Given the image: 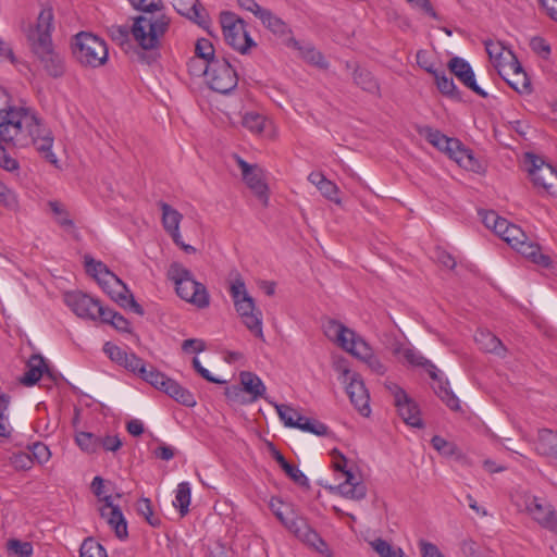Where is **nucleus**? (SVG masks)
<instances>
[{
    "mask_svg": "<svg viewBox=\"0 0 557 557\" xmlns=\"http://www.w3.org/2000/svg\"><path fill=\"white\" fill-rule=\"evenodd\" d=\"M243 180L252 193L262 201V203L267 206L269 201V188L264 181L263 170L257 165L245 174Z\"/></svg>",
    "mask_w": 557,
    "mask_h": 557,
    "instance_id": "24",
    "label": "nucleus"
},
{
    "mask_svg": "<svg viewBox=\"0 0 557 557\" xmlns=\"http://www.w3.org/2000/svg\"><path fill=\"white\" fill-rule=\"evenodd\" d=\"M345 481L336 487H330L332 491H336L342 496L360 500L367 495V486L361 481H356L354 473L350 470L344 472Z\"/></svg>",
    "mask_w": 557,
    "mask_h": 557,
    "instance_id": "22",
    "label": "nucleus"
},
{
    "mask_svg": "<svg viewBox=\"0 0 557 557\" xmlns=\"http://www.w3.org/2000/svg\"><path fill=\"white\" fill-rule=\"evenodd\" d=\"M474 341L479 348L485 352L494 354L499 357H504L506 354V347L502 341L488 330H478L474 335Z\"/></svg>",
    "mask_w": 557,
    "mask_h": 557,
    "instance_id": "25",
    "label": "nucleus"
},
{
    "mask_svg": "<svg viewBox=\"0 0 557 557\" xmlns=\"http://www.w3.org/2000/svg\"><path fill=\"white\" fill-rule=\"evenodd\" d=\"M48 206L55 216V222L64 230L74 228V221L71 219L66 208L57 200H50Z\"/></svg>",
    "mask_w": 557,
    "mask_h": 557,
    "instance_id": "40",
    "label": "nucleus"
},
{
    "mask_svg": "<svg viewBox=\"0 0 557 557\" xmlns=\"http://www.w3.org/2000/svg\"><path fill=\"white\" fill-rule=\"evenodd\" d=\"M485 50L490 59L494 62V66L498 74L504 77V64L502 62L505 47L500 41H484Z\"/></svg>",
    "mask_w": 557,
    "mask_h": 557,
    "instance_id": "39",
    "label": "nucleus"
},
{
    "mask_svg": "<svg viewBox=\"0 0 557 557\" xmlns=\"http://www.w3.org/2000/svg\"><path fill=\"white\" fill-rule=\"evenodd\" d=\"M346 393L350 403L363 417H368L371 412L370 409V395L369 392L358 373H352L349 377V383L346 386Z\"/></svg>",
    "mask_w": 557,
    "mask_h": 557,
    "instance_id": "13",
    "label": "nucleus"
},
{
    "mask_svg": "<svg viewBox=\"0 0 557 557\" xmlns=\"http://www.w3.org/2000/svg\"><path fill=\"white\" fill-rule=\"evenodd\" d=\"M33 458L27 453L14 454L12 457V465L16 470H28L33 467Z\"/></svg>",
    "mask_w": 557,
    "mask_h": 557,
    "instance_id": "60",
    "label": "nucleus"
},
{
    "mask_svg": "<svg viewBox=\"0 0 557 557\" xmlns=\"http://www.w3.org/2000/svg\"><path fill=\"white\" fill-rule=\"evenodd\" d=\"M288 424L290 425V428L299 429L301 431L309 432L318 436H324L327 435L329 433V428L324 423L314 419L304 417L301 414H297L296 420L288 419Z\"/></svg>",
    "mask_w": 557,
    "mask_h": 557,
    "instance_id": "31",
    "label": "nucleus"
},
{
    "mask_svg": "<svg viewBox=\"0 0 557 557\" xmlns=\"http://www.w3.org/2000/svg\"><path fill=\"white\" fill-rule=\"evenodd\" d=\"M168 278L175 285L176 294L183 300L199 309L210 305V296L206 286L194 278L193 273L182 263L173 262L168 270Z\"/></svg>",
    "mask_w": 557,
    "mask_h": 557,
    "instance_id": "4",
    "label": "nucleus"
},
{
    "mask_svg": "<svg viewBox=\"0 0 557 557\" xmlns=\"http://www.w3.org/2000/svg\"><path fill=\"white\" fill-rule=\"evenodd\" d=\"M122 441L117 435H107L100 437L99 448H103L107 451H116L121 448Z\"/></svg>",
    "mask_w": 557,
    "mask_h": 557,
    "instance_id": "63",
    "label": "nucleus"
},
{
    "mask_svg": "<svg viewBox=\"0 0 557 557\" xmlns=\"http://www.w3.org/2000/svg\"><path fill=\"white\" fill-rule=\"evenodd\" d=\"M270 508L275 517L288 529V523L293 521V517H297L292 512L288 505H285L280 499H271Z\"/></svg>",
    "mask_w": 557,
    "mask_h": 557,
    "instance_id": "45",
    "label": "nucleus"
},
{
    "mask_svg": "<svg viewBox=\"0 0 557 557\" xmlns=\"http://www.w3.org/2000/svg\"><path fill=\"white\" fill-rule=\"evenodd\" d=\"M259 20L274 35L282 37L290 33L288 25L281 17L274 15L268 9L261 12Z\"/></svg>",
    "mask_w": 557,
    "mask_h": 557,
    "instance_id": "35",
    "label": "nucleus"
},
{
    "mask_svg": "<svg viewBox=\"0 0 557 557\" xmlns=\"http://www.w3.org/2000/svg\"><path fill=\"white\" fill-rule=\"evenodd\" d=\"M109 34L113 41L123 46L129 44V35L132 34V27L125 25H113L109 28Z\"/></svg>",
    "mask_w": 557,
    "mask_h": 557,
    "instance_id": "57",
    "label": "nucleus"
},
{
    "mask_svg": "<svg viewBox=\"0 0 557 557\" xmlns=\"http://www.w3.org/2000/svg\"><path fill=\"white\" fill-rule=\"evenodd\" d=\"M72 52L79 64L91 69L106 64L109 55L104 40L87 32H81L74 36Z\"/></svg>",
    "mask_w": 557,
    "mask_h": 557,
    "instance_id": "6",
    "label": "nucleus"
},
{
    "mask_svg": "<svg viewBox=\"0 0 557 557\" xmlns=\"http://www.w3.org/2000/svg\"><path fill=\"white\" fill-rule=\"evenodd\" d=\"M532 51L544 60H548L552 54L550 45L541 36H534L530 40Z\"/></svg>",
    "mask_w": 557,
    "mask_h": 557,
    "instance_id": "53",
    "label": "nucleus"
},
{
    "mask_svg": "<svg viewBox=\"0 0 557 557\" xmlns=\"http://www.w3.org/2000/svg\"><path fill=\"white\" fill-rule=\"evenodd\" d=\"M502 239L533 263L542 268L550 267V257L542 253L540 245L530 242L520 226L511 223Z\"/></svg>",
    "mask_w": 557,
    "mask_h": 557,
    "instance_id": "9",
    "label": "nucleus"
},
{
    "mask_svg": "<svg viewBox=\"0 0 557 557\" xmlns=\"http://www.w3.org/2000/svg\"><path fill=\"white\" fill-rule=\"evenodd\" d=\"M53 18L52 9L44 8L37 17L35 27H29L26 36L32 52L47 75L60 78L65 74L66 67L64 57L57 51L52 44Z\"/></svg>",
    "mask_w": 557,
    "mask_h": 557,
    "instance_id": "2",
    "label": "nucleus"
},
{
    "mask_svg": "<svg viewBox=\"0 0 557 557\" xmlns=\"http://www.w3.org/2000/svg\"><path fill=\"white\" fill-rule=\"evenodd\" d=\"M403 357L408 364L411 367L423 368L430 377L436 381L437 387L435 388L436 395L446 404V406L454 410H460V403L458 397L449 387V382L440 376V371L436 366L429 359H426L421 352L414 348H406L403 350Z\"/></svg>",
    "mask_w": 557,
    "mask_h": 557,
    "instance_id": "7",
    "label": "nucleus"
},
{
    "mask_svg": "<svg viewBox=\"0 0 557 557\" xmlns=\"http://www.w3.org/2000/svg\"><path fill=\"white\" fill-rule=\"evenodd\" d=\"M203 75L208 87L222 95L231 94L238 85V74L224 55L206 64Z\"/></svg>",
    "mask_w": 557,
    "mask_h": 557,
    "instance_id": "8",
    "label": "nucleus"
},
{
    "mask_svg": "<svg viewBox=\"0 0 557 557\" xmlns=\"http://www.w3.org/2000/svg\"><path fill=\"white\" fill-rule=\"evenodd\" d=\"M352 79L354 83L362 90L370 94L380 95V85L369 70L356 65L354 67Z\"/></svg>",
    "mask_w": 557,
    "mask_h": 557,
    "instance_id": "28",
    "label": "nucleus"
},
{
    "mask_svg": "<svg viewBox=\"0 0 557 557\" xmlns=\"http://www.w3.org/2000/svg\"><path fill=\"white\" fill-rule=\"evenodd\" d=\"M123 368L137 374L143 380H145L149 372L146 368L145 361L134 352L129 354L127 361L123 364Z\"/></svg>",
    "mask_w": 557,
    "mask_h": 557,
    "instance_id": "50",
    "label": "nucleus"
},
{
    "mask_svg": "<svg viewBox=\"0 0 557 557\" xmlns=\"http://www.w3.org/2000/svg\"><path fill=\"white\" fill-rule=\"evenodd\" d=\"M288 530L298 539L313 546L320 553L327 549V545L319 533L313 530L302 517H293V521L288 523Z\"/></svg>",
    "mask_w": 557,
    "mask_h": 557,
    "instance_id": "17",
    "label": "nucleus"
},
{
    "mask_svg": "<svg viewBox=\"0 0 557 557\" xmlns=\"http://www.w3.org/2000/svg\"><path fill=\"white\" fill-rule=\"evenodd\" d=\"M503 78L519 94H530L532 91L528 75L513 76L512 79H508L504 74Z\"/></svg>",
    "mask_w": 557,
    "mask_h": 557,
    "instance_id": "58",
    "label": "nucleus"
},
{
    "mask_svg": "<svg viewBox=\"0 0 557 557\" xmlns=\"http://www.w3.org/2000/svg\"><path fill=\"white\" fill-rule=\"evenodd\" d=\"M103 351L111 361L117 363L121 367H123V364L127 361V358L129 356L128 352L123 350L117 345L112 344L111 342H107L103 345Z\"/></svg>",
    "mask_w": 557,
    "mask_h": 557,
    "instance_id": "51",
    "label": "nucleus"
},
{
    "mask_svg": "<svg viewBox=\"0 0 557 557\" xmlns=\"http://www.w3.org/2000/svg\"><path fill=\"white\" fill-rule=\"evenodd\" d=\"M525 510L543 528L557 533V512L546 500L536 496L525 497Z\"/></svg>",
    "mask_w": 557,
    "mask_h": 557,
    "instance_id": "12",
    "label": "nucleus"
},
{
    "mask_svg": "<svg viewBox=\"0 0 557 557\" xmlns=\"http://www.w3.org/2000/svg\"><path fill=\"white\" fill-rule=\"evenodd\" d=\"M448 69L467 88L472 90L474 94L482 98H486L488 95L483 90L475 79L474 72L468 61L460 57H454L448 62Z\"/></svg>",
    "mask_w": 557,
    "mask_h": 557,
    "instance_id": "14",
    "label": "nucleus"
},
{
    "mask_svg": "<svg viewBox=\"0 0 557 557\" xmlns=\"http://www.w3.org/2000/svg\"><path fill=\"white\" fill-rule=\"evenodd\" d=\"M44 374L50 380L57 381V376L49 369L46 359L39 354L32 355L26 363V371L21 377V383L25 386H33Z\"/></svg>",
    "mask_w": 557,
    "mask_h": 557,
    "instance_id": "18",
    "label": "nucleus"
},
{
    "mask_svg": "<svg viewBox=\"0 0 557 557\" xmlns=\"http://www.w3.org/2000/svg\"><path fill=\"white\" fill-rule=\"evenodd\" d=\"M7 549L9 554L16 557H32L34 553L33 544L30 542H23L17 539H10L7 542Z\"/></svg>",
    "mask_w": 557,
    "mask_h": 557,
    "instance_id": "46",
    "label": "nucleus"
},
{
    "mask_svg": "<svg viewBox=\"0 0 557 557\" xmlns=\"http://www.w3.org/2000/svg\"><path fill=\"white\" fill-rule=\"evenodd\" d=\"M460 549L466 557H491V552L471 539L461 542Z\"/></svg>",
    "mask_w": 557,
    "mask_h": 557,
    "instance_id": "49",
    "label": "nucleus"
},
{
    "mask_svg": "<svg viewBox=\"0 0 557 557\" xmlns=\"http://www.w3.org/2000/svg\"><path fill=\"white\" fill-rule=\"evenodd\" d=\"M32 458L33 461L36 460L38 463H44L49 460L50 458V450L47 445H45L41 442L35 443L32 448Z\"/></svg>",
    "mask_w": 557,
    "mask_h": 557,
    "instance_id": "59",
    "label": "nucleus"
},
{
    "mask_svg": "<svg viewBox=\"0 0 557 557\" xmlns=\"http://www.w3.org/2000/svg\"><path fill=\"white\" fill-rule=\"evenodd\" d=\"M79 557H108V555L106 548L100 543L92 537H87L81 545Z\"/></svg>",
    "mask_w": 557,
    "mask_h": 557,
    "instance_id": "43",
    "label": "nucleus"
},
{
    "mask_svg": "<svg viewBox=\"0 0 557 557\" xmlns=\"http://www.w3.org/2000/svg\"><path fill=\"white\" fill-rule=\"evenodd\" d=\"M220 23L223 36L227 45L240 53H246L249 48L256 46L245 28V22L232 12H222Z\"/></svg>",
    "mask_w": 557,
    "mask_h": 557,
    "instance_id": "10",
    "label": "nucleus"
},
{
    "mask_svg": "<svg viewBox=\"0 0 557 557\" xmlns=\"http://www.w3.org/2000/svg\"><path fill=\"white\" fill-rule=\"evenodd\" d=\"M230 294L243 323L256 337L263 339L262 313L256 308L255 300L247 293L245 282L239 274L231 283Z\"/></svg>",
    "mask_w": 557,
    "mask_h": 557,
    "instance_id": "5",
    "label": "nucleus"
},
{
    "mask_svg": "<svg viewBox=\"0 0 557 557\" xmlns=\"http://www.w3.org/2000/svg\"><path fill=\"white\" fill-rule=\"evenodd\" d=\"M144 381L149 383L154 388L168 394V386H170V384H168V381H173V379L169 377L154 367L150 366L148 375L145 377Z\"/></svg>",
    "mask_w": 557,
    "mask_h": 557,
    "instance_id": "44",
    "label": "nucleus"
},
{
    "mask_svg": "<svg viewBox=\"0 0 557 557\" xmlns=\"http://www.w3.org/2000/svg\"><path fill=\"white\" fill-rule=\"evenodd\" d=\"M274 407L276 409V412H277L280 419L283 421L285 426L290 428V425L288 424V419L296 420L297 414H299V413L295 409H293L292 407H289L287 405L274 404Z\"/></svg>",
    "mask_w": 557,
    "mask_h": 557,
    "instance_id": "62",
    "label": "nucleus"
},
{
    "mask_svg": "<svg viewBox=\"0 0 557 557\" xmlns=\"http://www.w3.org/2000/svg\"><path fill=\"white\" fill-rule=\"evenodd\" d=\"M433 76L441 94L455 100H461V92L450 76L446 75L444 71H437Z\"/></svg>",
    "mask_w": 557,
    "mask_h": 557,
    "instance_id": "34",
    "label": "nucleus"
},
{
    "mask_svg": "<svg viewBox=\"0 0 557 557\" xmlns=\"http://www.w3.org/2000/svg\"><path fill=\"white\" fill-rule=\"evenodd\" d=\"M243 125L253 133H261L264 128V117L257 112H247L243 116Z\"/></svg>",
    "mask_w": 557,
    "mask_h": 557,
    "instance_id": "52",
    "label": "nucleus"
},
{
    "mask_svg": "<svg viewBox=\"0 0 557 557\" xmlns=\"http://www.w3.org/2000/svg\"><path fill=\"white\" fill-rule=\"evenodd\" d=\"M318 189L322 194L323 197H325L330 201L335 202L336 205H341L342 200L338 197L339 188L337 187V185L335 183L325 178L322 181V183L318 187Z\"/></svg>",
    "mask_w": 557,
    "mask_h": 557,
    "instance_id": "54",
    "label": "nucleus"
},
{
    "mask_svg": "<svg viewBox=\"0 0 557 557\" xmlns=\"http://www.w3.org/2000/svg\"><path fill=\"white\" fill-rule=\"evenodd\" d=\"M221 55L215 54L212 42L207 38H199L195 45V57L197 60H202L205 65L219 59Z\"/></svg>",
    "mask_w": 557,
    "mask_h": 557,
    "instance_id": "37",
    "label": "nucleus"
},
{
    "mask_svg": "<svg viewBox=\"0 0 557 557\" xmlns=\"http://www.w3.org/2000/svg\"><path fill=\"white\" fill-rule=\"evenodd\" d=\"M64 301L77 317L95 320L96 307L99 300L75 290L65 293Z\"/></svg>",
    "mask_w": 557,
    "mask_h": 557,
    "instance_id": "16",
    "label": "nucleus"
},
{
    "mask_svg": "<svg viewBox=\"0 0 557 557\" xmlns=\"http://www.w3.org/2000/svg\"><path fill=\"white\" fill-rule=\"evenodd\" d=\"M239 377L244 392L250 395L249 401H256L257 399L264 397L267 388L262 380L257 374L249 371H243L240 372Z\"/></svg>",
    "mask_w": 557,
    "mask_h": 557,
    "instance_id": "26",
    "label": "nucleus"
},
{
    "mask_svg": "<svg viewBox=\"0 0 557 557\" xmlns=\"http://www.w3.org/2000/svg\"><path fill=\"white\" fill-rule=\"evenodd\" d=\"M431 444L435 450L444 456H454L458 450L454 443L446 441L440 435H434L431 440Z\"/></svg>",
    "mask_w": 557,
    "mask_h": 557,
    "instance_id": "55",
    "label": "nucleus"
},
{
    "mask_svg": "<svg viewBox=\"0 0 557 557\" xmlns=\"http://www.w3.org/2000/svg\"><path fill=\"white\" fill-rule=\"evenodd\" d=\"M75 441L79 448L88 454L96 453L99 449L100 436L91 432H77Z\"/></svg>",
    "mask_w": 557,
    "mask_h": 557,
    "instance_id": "41",
    "label": "nucleus"
},
{
    "mask_svg": "<svg viewBox=\"0 0 557 557\" xmlns=\"http://www.w3.org/2000/svg\"><path fill=\"white\" fill-rule=\"evenodd\" d=\"M413 8L420 10L423 14L429 15L434 20H440L438 14L434 10L429 0H407Z\"/></svg>",
    "mask_w": 557,
    "mask_h": 557,
    "instance_id": "61",
    "label": "nucleus"
},
{
    "mask_svg": "<svg viewBox=\"0 0 557 557\" xmlns=\"http://www.w3.org/2000/svg\"><path fill=\"white\" fill-rule=\"evenodd\" d=\"M282 470L296 484L309 487V480L304 472L296 466L287 462Z\"/></svg>",
    "mask_w": 557,
    "mask_h": 557,
    "instance_id": "56",
    "label": "nucleus"
},
{
    "mask_svg": "<svg viewBox=\"0 0 557 557\" xmlns=\"http://www.w3.org/2000/svg\"><path fill=\"white\" fill-rule=\"evenodd\" d=\"M190 485L188 482H182L177 485L175 502L173 505L178 508L181 517H185L189 511L190 505Z\"/></svg>",
    "mask_w": 557,
    "mask_h": 557,
    "instance_id": "38",
    "label": "nucleus"
},
{
    "mask_svg": "<svg viewBox=\"0 0 557 557\" xmlns=\"http://www.w3.org/2000/svg\"><path fill=\"white\" fill-rule=\"evenodd\" d=\"M143 14L134 17L132 35L138 46L144 49H154L160 46V38L170 26V18L162 13V0H128Z\"/></svg>",
    "mask_w": 557,
    "mask_h": 557,
    "instance_id": "3",
    "label": "nucleus"
},
{
    "mask_svg": "<svg viewBox=\"0 0 557 557\" xmlns=\"http://www.w3.org/2000/svg\"><path fill=\"white\" fill-rule=\"evenodd\" d=\"M85 268L86 272L94 276L100 284L107 285L113 281L120 285L122 289L127 292L126 285L114 273H112L103 262L96 261L90 256H85Z\"/></svg>",
    "mask_w": 557,
    "mask_h": 557,
    "instance_id": "20",
    "label": "nucleus"
},
{
    "mask_svg": "<svg viewBox=\"0 0 557 557\" xmlns=\"http://www.w3.org/2000/svg\"><path fill=\"white\" fill-rule=\"evenodd\" d=\"M103 506L100 508V516L104 518L108 524L114 530L115 536L125 540L128 536L127 522L120 507L113 505L112 496H103Z\"/></svg>",
    "mask_w": 557,
    "mask_h": 557,
    "instance_id": "15",
    "label": "nucleus"
},
{
    "mask_svg": "<svg viewBox=\"0 0 557 557\" xmlns=\"http://www.w3.org/2000/svg\"><path fill=\"white\" fill-rule=\"evenodd\" d=\"M324 334L332 341L336 342L342 348H346L347 338L355 336V332L346 327L343 323L336 320H329L324 325Z\"/></svg>",
    "mask_w": 557,
    "mask_h": 557,
    "instance_id": "29",
    "label": "nucleus"
},
{
    "mask_svg": "<svg viewBox=\"0 0 557 557\" xmlns=\"http://www.w3.org/2000/svg\"><path fill=\"white\" fill-rule=\"evenodd\" d=\"M168 384H170V386H168V396L186 407H194L196 405L197 401L194 394L183 387L178 382L173 380L168 381Z\"/></svg>",
    "mask_w": 557,
    "mask_h": 557,
    "instance_id": "33",
    "label": "nucleus"
},
{
    "mask_svg": "<svg viewBox=\"0 0 557 557\" xmlns=\"http://www.w3.org/2000/svg\"><path fill=\"white\" fill-rule=\"evenodd\" d=\"M447 156L468 171L479 172L481 170V163L474 157L473 151L466 148L461 141L459 147L457 149H453V151Z\"/></svg>",
    "mask_w": 557,
    "mask_h": 557,
    "instance_id": "27",
    "label": "nucleus"
},
{
    "mask_svg": "<svg viewBox=\"0 0 557 557\" xmlns=\"http://www.w3.org/2000/svg\"><path fill=\"white\" fill-rule=\"evenodd\" d=\"M370 545L380 557H405L404 550L400 547H394L381 537L373 540Z\"/></svg>",
    "mask_w": 557,
    "mask_h": 557,
    "instance_id": "42",
    "label": "nucleus"
},
{
    "mask_svg": "<svg viewBox=\"0 0 557 557\" xmlns=\"http://www.w3.org/2000/svg\"><path fill=\"white\" fill-rule=\"evenodd\" d=\"M420 135L424 136L425 139L440 151L446 154L450 153L453 149H457L460 145V140L455 137H448L441 131L424 126L419 131Z\"/></svg>",
    "mask_w": 557,
    "mask_h": 557,
    "instance_id": "21",
    "label": "nucleus"
},
{
    "mask_svg": "<svg viewBox=\"0 0 557 557\" xmlns=\"http://www.w3.org/2000/svg\"><path fill=\"white\" fill-rule=\"evenodd\" d=\"M178 14L186 16L200 26L208 23V13L198 0H171Z\"/></svg>",
    "mask_w": 557,
    "mask_h": 557,
    "instance_id": "19",
    "label": "nucleus"
},
{
    "mask_svg": "<svg viewBox=\"0 0 557 557\" xmlns=\"http://www.w3.org/2000/svg\"><path fill=\"white\" fill-rule=\"evenodd\" d=\"M524 164L536 188L550 191L557 185V171L552 164L545 162L542 157L533 152H525Z\"/></svg>",
    "mask_w": 557,
    "mask_h": 557,
    "instance_id": "11",
    "label": "nucleus"
},
{
    "mask_svg": "<svg viewBox=\"0 0 557 557\" xmlns=\"http://www.w3.org/2000/svg\"><path fill=\"white\" fill-rule=\"evenodd\" d=\"M298 49L300 50L304 60H306L308 63L321 69H326L329 66L322 52L317 50L313 46L308 45L304 47H298Z\"/></svg>",
    "mask_w": 557,
    "mask_h": 557,
    "instance_id": "47",
    "label": "nucleus"
},
{
    "mask_svg": "<svg viewBox=\"0 0 557 557\" xmlns=\"http://www.w3.org/2000/svg\"><path fill=\"white\" fill-rule=\"evenodd\" d=\"M3 144L15 148L33 145L48 162L58 163L57 156L51 150L52 132L42 125L28 109L12 106L9 94L0 87V168L11 173H17L20 163Z\"/></svg>",
    "mask_w": 557,
    "mask_h": 557,
    "instance_id": "1",
    "label": "nucleus"
},
{
    "mask_svg": "<svg viewBox=\"0 0 557 557\" xmlns=\"http://www.w3.org/2000/svg\"><path fill=\"white\" fill-rule=\"evenodd\" d=\"M536 449L543 456L557 459V432L549 429L540 430Z\"/></svg>",
    "mask_w": 557,
    "mask_h": 557,
    "instance_id": "30",
    "label": "nucleus"
},
{
    "mask_svg": "<svg viewBox=\"0 0 557 557\" xmlns=\"http://www.w3.org/2000/svg\"><path fill=\"white\" fill-rule=\"evenodd\" d=\"M347 352L351 354L352 356L359 358L360 360L364 361L369 357L373 355L372 348L370 345L360 336H358L355 333V336H349L347 338V345L346 348H343Z\"/></svg>",
    "mask_w": 557,
    "mask_h": 557,
    "instance_id": "32",
    "label": "nucleus"
},
{
    "mask_svg": "<svg viewBox=\"0 0 557 557\" xmlns=\"http://www.w3.org/2000/svg\"><path fill=\"white\" fill-rule=\"evenodd\" d=\"M159 206L162 211V225L164 230L168 233L177 231V228H180V223L183 219V215L166 202L161 201Z\"/></svg>",
    "mask_w": 557,
    "mask_h": 557,
    "instance_id": "36",
    "label": "nucleus"
},
{
    "mask_svg": "<svg viewBox=\"0 0 557 557\" xmlns=\"http://www.w3.org/2000/svg\"><path fill=\"white\" fill-rule=\"evenodd\" d=\"M137 511L141 515L145 520L153 528L160 527L161 520L159 518L153 517L152 504L149 498L141 497L137 502Z\"/></svg>",
    "mask_w": 557,
    "mask_h": 557,
    "instance_id": "48",
    "label": "nucleus"
},
{
    "mask_svg": "<svg viewBox=\"0 0 557 557\" xmlns=\"http://www.w3.org/2000/svg\"><path fill=\"white\" fill-rule=\"evenodd\" d=\"M394 405L406 424L418 429L423 428L419 406L412 398L407 395L405 399H399V403H394Z\"/></svg>",
    "mask_w": 557,
    "mask_h": 557,
    "instance_id": "23",
    "label": "nucleus"
},
{
    "mask_svg": "<svg viewBox=\"0 0 557 557\" xmlns=\"http://www.w3.org/2000/svg\"><path fill=\"white\" fill-rule=\"evenodd\" d=\"M419 546H420V552H421L422 557H445L441 553L438 547L431 542H428L425 540H420Z\"/></svg>",
    "mask_w": 557,
    "mask_h": 557,
    "instance_id": "64",
    "label": "nucleus"
}]
</instances>
